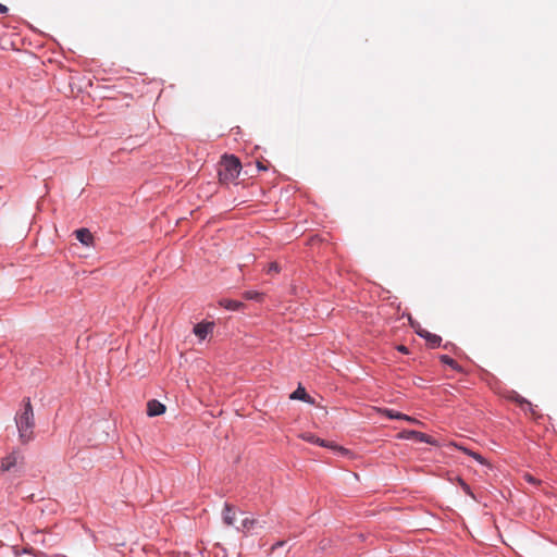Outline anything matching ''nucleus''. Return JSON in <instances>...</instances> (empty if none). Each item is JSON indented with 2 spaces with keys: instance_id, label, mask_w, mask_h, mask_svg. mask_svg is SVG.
<instances>
[{
  "instance_id": "10",
  "label": "nucleus",
  "mask_w": 557,
  "mask_h": 557,
  "mask_svg": "<svg viewBox=\"0 0 557 557\" xmlns=\"http://www.w3.org/2000/svg\"><path fill=\"white\" fill-rule=\"evenodd\" d=\"M222 518H223V522L225 524H227V525H233L234 524V521H235V509H234V507L231 504H228V503L224 504V509H223Z\"/></svg>"
},
{
  "instance_id": "2",
  "label": "nucleus",
  "mask_w": 557,
  "mask_h": 557,
  "mask_svg": "<svg viewBox=\"0 0 557 557\" xmlns=\"http://www.w3.org/2000/svg\"><path fill=\"white\" fill-rule=\"evenodd\" d=\"M240 162L234 156H225L220 162L218 174L222 184L233 183L240 173Z\"/></svg>"
},
{
  "instance_id": "25",
  "label": "nucleus",
  "mask_w": 557,
  "mask_h": 557,
  "mask_svg": "<svg viewBox=\"0 0 557 557\" xmlns=\"http://www.w3.org/2000/svg\"><path fill=\"white\" fill-rule=\"evenodd\" d=\"M401 352L406 354V355H410L411 350L409 349H406V350H400Z\"/></svg>"
},
{
  "instance_id": "13",
  "label": "nucleus",
  "mask_w": 557,
  "mask_h": 557,
  "mask_svg": "<svg viewBox=\"0 0 557 557\" xmlns=\"http://www.w3.org/2000/svg\"><path fill=\"white\" fill-rule=\"evenodd\" d=\"M302 438L309 443H313V444H317L319 446H322V447H331V448H335L334 445L327 443L326 441L324 440H321L319 437H317L315 435L313 434H305L302 435Z\"/></svg>"
},
{
  "instance_id": "12",
  "label": "nucleus",
  "mask_w": 557,
  "mask_h": 557,
  "mask_svg": "<svg viewBox=\"0 0 557 557\" xmlns=\"http://www.w3.org/2000/svg\"><path fill=\"white\" fill-rule=\"evenodd\" d=\"M261 527H262V524L260 523V521L258 519L245 518L242 521V530L246 531V532H249V531L253 530L255 528H261Z\"/></svg>"
},
{
  "instance_id": "8",
  "label": "nucleus",
  "mask_w": 557,
  "mask_h": 557,
  "mask_svg": "<svg viewBox=\"0 0 557 557\" xmlns=\"http://www.w3.org/2000/svg\"><path fill=\"white\" fill-rule=\"evenodd\" d=\"M418 334L425 338L426 341V344L428 345H431V346H440L441 343H442V337L436 335V334H433L426 330H419L418 331Z\"/></svg>"
},
{
  "instance_id": "9",
  "label": "nucleus",
  "mask_w": 557,
  "mask_h": 557,
  "mask_svg": "<svg viewBox=\"0 0 557 557\" xmlns=\"http://www.w3.org/2000/svg\"><path fill=\"white\" fill-rule=\"evenodd\" d=\"M76 238L85 246L92 245L94 236L87 228H79L75 231Z\"/></svg>"
},
{
  "instance_id": "15",
  "label": "nucleus",
  "mask_w": 557,
  "mask_h": 557,
  "mask_svg": "<svg viewBox=\"0 0 557 557\" xmlns=\"http://www.w3.org/2000/svg\"><path fill=\"white\" fill-rule=\"evenodd\" d=\"M220 305L228 310H239L244 307V304L237 300L232 299H223L220 301Z\"/></svg>"
},
{
  "instance_id": "4",
  "label": "nucleus",
  "mask_w": 557,
  "mask_h": 557,
  "mask_svg": "<svg viewBox=\"0 0 557 557\" xmlns=\"http://www.w3.org/2000/svg\"><path fill=\"white\" fill-rule=\"evenodd\" d=\"M215 323L213 321H202L194 326L193 332L200 341H205L212 335Z\"/></svg>"
},
{
  "instance_id": "18",
  "label": "nucleus",
  "mask_w": 557,
  "mask_h": 557,
  "mask_svg": "<svg viewBox=\"0 0 557 557\" xmlns=\"http://www.w3.org/2000/svg\"><path fill=\"white\" fill-rule=\"evenodd\" d=\"M244 297L246 299H259L261 297V294L255 290H249L244 293Z\"/></svg>"
},
{
  "instance_id": "6",
  "label": "nucleus",
  "mask_w": 557,
  "mask_h": 557,
  "mask_svg": "<svg viewBox=\"0 0 557 557\" xmlns=\"http://www.w3.org/2000/svg\"><path fill=\"white\" fill-rule=\"evenodd\" d=\"M165 412V406L156 400V399H151L148 401L147 404V414L149 417H157V416H160L162 413Z\"/></svg>"
},
{
  "instance_id": "22",
  "label": "nucleus",
  "mask_w": 557,
  "mask_h": 557,
  "mask_svg": "<svg viewBox=\"0 0 557 557\" xmlns=\"http://www.w3.org/2000/svg\"><path fill=\"white\" fill-rule=\"evenodd\" d=\"M257 166H258V169H259V170H261V171H267V170H268V166H267V165H264L262 162H258V163H257Z\"/></svg>"
},
{
  "instance_id": "7",
  "label": "nucleus",
  "mask_w": 557,
  "mask_h": 557,
  "mask_svg": "<svg viewBox=\"0 0 557 557\" xmlns=\"http://www.w3.org/2000/svg\"><path fill=\"white\" fill-rule=\"evenodd\" d=\"M18 454L13 451L11 453L10 455L5 456L2 461H1V467H0V470L2 472H5V471H9L11 470L13 467L16 466L17 463V460H18Z\"/></svg>"
},
{
  "instance_id": "16",
  "label": "nucleus",
  "mask_w": 557,
  "mask_h": 557,
  "mask_svg": "<svg viewBox=\"0 0 557 557\" xmlns=\"http://www.w3.org/2000/svg\"><path fill=\"white\" fill-rule=\"evenodd\" d=\"M457 448L463 450L466 454H468L469 456H471L474 460H476L481 465H485L486 463V460L484 459V457L482 455H480L479 453H475V451H472L466 447H461V446H457Z\"/></svg>"
},
{
  "instance_id": "1",
  "label": "nucleus",
  "mask_w": 557,
  "mask_h": 557,
  "mask_svg": "<svg viewBox=\"0 0 557 557\" xmlns=\"http://www.w3.org/2000/svg\"><path fill=\"white\" fill-rule=\"evenodd\" d=\"M15 424L18 431V438L23 444L34 440L35 418L30 399L23 400V408L15 414Z\"/></svg>"
},
{
  "instance_id": "5",
  "label": "nucleus",
  "mask_w": 557,
  "mask_h": 557,
  "mask_svg": "<svg viewBox=\"0 0 557 557\" xmlns=\"http://www.w3.org/2000/svg\"><path fill=\"white\" fill-rule=\"evenodd\" d=\"M506 398L519 405L523 410H528L532 414L535 413L533 405L528 399L519 395L516 391H508L506 393Z\"/></svg>"
},
{
  "instance_id": "3",
  "label": "nucleus",
  "mask_w": 557,
  "mask_h": 557,
  "mask_svg": "<svg viewBox=\"0 0 557 557\" xmlns=\"http://www.w3.org/2000/svg\"><path fill=\"white\" fill-rule=\"evenodd\" d=\"M401 437L406 440H414L420 443H426L433 446L438 445L437 441L434 437L416 430L404 431L401 433Z\"/></svg>"
},
{
  "instance_id": "27",
  "label": "nucleus",
  "mask_w": 557,
  "mask_h": 557,
  "mask_svg": "<svg viewBox=\"0 0 557 557\" xmlns=\"http://www.w3.org/2000/svg\"><path fill=\"white\" fill-rule=\"evenodd\" d=\"M395 348L401 349V348H406V347L404 345H398Z\"/></svg>"
},
{
  "instance_id": "21",
  "label": "nucleus",
  "mask_w": 557,
  "mask_h": 557,
  "mask_svg": "<svg viewBox=\"0 0 557 557\" xmlns=\"http://www.w3.org/2000/svg\"><path fill=\"white\" fill-rule=\"evenodd\" d=\"M285 544L283 541H278L275 544H273L272 549H276L277 547H282Z\"/></svg>"
},
{
  "instance_id": "11",
  "label": "nucleus",
  "mask_w": 557,
  "mask_h": 557,
  "mask_svg": "<svg viewBox=\"0 0 557 557\" xmlns=\"http://www.w3.org/2000/svg\"><path fill=\"white\" fill-rule=\"evenodd\" d=\"M440 360L444 364L450 367L453 370H455L457 372H461V373L465 372L463 368L460 364H458V362L455 359H453L451 357H449L447 355H441Z\"/></svg>"
},
{
  "instance_id": "26",
  "label": "nucleus",
  "mask_w": 557,
  "mask_h": 557,
  "mask_svg": "<svg viewBox=\"0 0 557 557\" xmlns=\"http://www.w3.org/2000/svg\"><path fill=\"white\" fill-rule=\"evenodd\" d=\"M339 450L342 451V454H346L347 453V449L342 448V447L339 448Z\"/></svg>"
},
{
  "instance_id": "17",
  "label": "nucleus",
  "mask_w": 557,
  "mask_h": 557,
  "mask_svg": "<svg viewBox=\"0 0 557 557\" xmlns=\"http://www.w3.org/2000/svg\"><path fill=\"white\" fill-rule=\"evenodd\" d=\"M383 413L392 420H400L405 417V413L388 408L383 409Z\"/></svg>"
},
{
  "instance_id": "23",
  "label": "nucleus",
  "mask_w": 557,
  "mask_h": 557,
  "mask_svg": "<svg viewBox=\"0 0 557 557\" xmlns=\"http://www.w3.org/2000/svg\"><path fill=\"white\" fill-rule=\"evenodd\" d=\"M7 12H8V7H5L4 4L0 3V13L4 14Z\"/></svg>"
},
{
  "instance_id": "24",
  "label": "nucleus",
  "mask_w": 557,
  "mask_h": 557,
  "mask_svg": "<svg viewBox=\"0 0 557 557\" xmlns=\"http://www.w3.org/2000/svg\"><path fill=\"white\" fill-rule=\"evenodd\" d=\"M463 491L470 494V487L467 484H463Z\"/></svg>"
},
{
  "instance_id": "19",
  "label": "nucleus",
  "mask_w": 557,
  "mask_h": 557,
  "mask_svg": "<svg viewBox=\"0 0 557 557\" xmlns=\"http://www.w3.org/2000/svg\"><path fill=\"white\" fill-rule=\"evenodd\" d=\"M280 271V268H278V264L276 262H272L270 265H269V269H268V272L269 273H272V272H275L277 273Z\"/></svg>"
},
{
  "instance_id": "20",
  "label": "nucleus",
  "mask_w": 557,
  "mask_h": 557,
  "mask_svg": "<svg viewBox=\"0 0 557 557\" xmlns=\"http://www.w3.org/2000/svg\"><path fill=\"white\" fill-rule=\"evenodd\" d=\"M401 420H405V421H408V422H411V423H419V421L416 418L409 417L407 414H405V417H403Z\"/></svg>"
},
{
  "instance_id": "14",
  "label": "nucleus",
  "mask_w": 557,
  "mask_h": 557,
  "mask_svg": "<svg viewBox=\"0 0 557 557\" xmlns=\"http://www.w3.org/2000/svg\"><path fill=\"white\" fill-rule=\"evenodd\" d=\"M290 398L311 403L310 396L307 394L306 389L304 387H301L300 385L298 386V388L296 391H294L292 393Z\"/></svg>"
}]
</instances>
